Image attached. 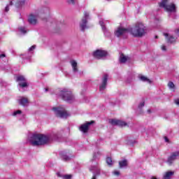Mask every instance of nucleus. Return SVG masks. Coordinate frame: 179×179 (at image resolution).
<instances>
[{"label":"nucleus","mask_w":179,"mask_h":179,"mask_svg":"<svg viewBox=\"0 0 179 179\" xmlns=\"http://www.w3.org/2000/svg\"><path fill=\"white\" fill-rule=\"evenodd\" d=\"M61 138V135L58 133H52L50 136H44L43 134H33L29 139L32 146H41L48 143L50 141H57Z\"/></svg>","instance_id":"obj_1"},{"label":"nucleus","mask_w":179,"mask_h":179,"mask_svg":"<svg viewBox=\"0 0 179 179\" xmlns=\"http://www.w3.org/2000/svg\"><path fill=\"white\" fill-rule=\"evenodd\" d=\"M130 34L134 37H143L146 34V27L142 22H138L135 27L129 29Z\"/></svg>","instance_id":"obj_2"},{"label":"nucleus","mask_w":179,"mask_h":179,"mask_svg":"<svg viewBox=\"0 0 179 179\" xmlns=\"http://www.w3.org/2000/svg\"><path fill=\"white\" fill-rule=\"evenodd\" d=\"M59 96L64 100V101H68V103H72L75 101V96L72 94V92L68 90H62L59 91Z\"/></svg>","instance_id":"obj_3"},{"label":"nucleus","mask_w":179,"mask_h":179,"mask_svg":"<svg viewBox=\"0 0 179 179\" xmlns=\"http://www.w3.org/2000/svg\"><path fill=\"white\" fill-rule=\"evenodd\" d=\"M159 6L166 9V12L176 13L177 10L176 4L174 3H169V0H162L159 3Z\"/></svg>","instance_id":"obj_4"},{"label":"nucleus","mask_w":179,"mask_h":179,"mask_svg":"<svg viewBox=\"0 0 179 179\" xmlns=\"http://www.w3.org/2000/svg\"><path fill=\"white\" fill-rule=\"evenodd\" d=\"M179 159V151H176L172 153L168 157L166 163L168 166H173L174 164V162L176 160H178Z\"/></svg>","instance_id":"obj_5"},{"label":"nucleus","mask_w":179,"mask_h":179,"mask_svg":"<svg viewBox=\"0 0 179 179\" xmlns=\"http://www.w3.org/2000/svg\"><path fill=\"white\" fill-rule=\"evenodd\" d=\"M52 110L55 115H57V117H59V118H66L68 115H69L64 108H53Z\"/></svg>","instance_id":"obj_6"},{"label":"nucleus","mask_w":179,"mask_h":179,"mask_svg":"<svg viewBox=\"0 0 179 179\" xmlns=\"http://www.w3.org/2000/svg\"><path fill=\"white\" fill-rule=\"evenodd\" d=\"M87 20H89V13L87 11L84 12V16L80 22V28L81 31H85L87 29Z\"/></svg>","instance_id":"obj_7"},{"label":"nucleus","mask_w":179,"mask_h":179,"mask_svg":"<svg viewBox=\"0 0 179 179\" xmlns=\"http://www.w3.org/2000/svg\"><path fill=\"white\" fill-rule=\"evenodd\" d=\"M108 55V52L103 50H96L93 52L94 58L96 59H104Z\"/></svg>","instance_id":"obj_8"},{"label":"nucleus","mask_w":179,"mask_h":179,"mask_svg":"<svg viewBox=\"0 0 179 179\" xmlns=\"http://www.w3.org/2000/svg\"><path fill=\"white\" fill-rule=\"evenodd\" d=\"M25 2L26 0H12L11 1H10V4L6 6L5 11L9 12V6H12L13 3L15 4V6L16 8H20V6H23V5H24Z\"/></svg>","instance_id":"obj_9"},{"label":"nucleus","mask_w":179,"mask_h":179,"mask_svg":"<svg viewBox=\"0 0 179 179\" xmlns=\"http://www.w3.org/2000/svg\"><path fill=\"white\" fill-rule=\"evenodd\" d=\"M109 122L111 124V125H117L121 128H123V127H128V123L121 120L111 119L109 120Z\"/></svg>","instance_id":"obj_10"},{"label":"nucleus","mask_w":179,"mask_h":179,"mask_svg":"<svg viewBox=\"0 0 179 179\" xmlns=\"http://www.w3.org/2000/svg\"><path fill=\"white\" fill-rule=\"evenodd\" d=\"M17 82H19L18 85L21 89H24V87H27V86H29L27 80L23 76H18L17 77Z\"/></svg>","instance_id":"obj_11"},{"label":"nucleus","mask_w":179,"mask_h":179,"mask_svg":"<svg viewBox=\"0 0 179 179\" xmlns=\"http://www.w3.org/2000/svg\"><path fill=\"white\" fill-rule=\"evenodd\" d=\"M129 33V29H125L122 27H119L115 31V36L116 37H121V36H124V34H127V33Z\"/></svg>","instance_id":"obj_12"},{"label":"nucleus","mask_w":179,"mask_h":179,"mask_svg":"<svg viewBox=\"0 0 179 179\" xmlns=\"http://www.w3.org/2000/svg\"><path fill=\"white\" fill-rule=\"evenodd\" d=\"M94 124V121L87 122L85 124H81L79 129L83 134H87L89 132V126Z\"/></svg>","instance_id":"obj_13"},{"label":"nucleus","mask_w":179,"mask_h":179,"mask_svg":"<svg viewBox=\"0 0 179 179\" xmlns=\"http://www.w3.org/2000/svg\"><path fill=\"white\" fill-rule=\"evenodd\" d=\"M90 171L93 173V177L92 179H96V176H100V168L97 165L92 166L90 168Z\"/></svg>","instance_id":"obj_14"},{"label":"nucleus","mask_w":179,"mask_h":179,"mask_svg":"<svg viewBox=\"0 0 179 179\" xmlns=\"http://www.w3.org/2000/svg\"><path fill=\"white\" fill-rule=\"evenodd\" d=\"M107 80H108V75L104 74L102 78V83L99 87L100 92H103L107 87Z\"/></svg>","instance_id":"obj_15"},{"label":"nucleus","mask_w":179,"mask_h":179,"mask_svg":"<svg viewBox=\"0 0 179 179\" xmlns=\"http://www.w3.org/2000/svg\"><path fill=\"white\" fill-rule=\"evenodd\" d=\"M164 36L166 37L167 43H170L171 44H173V43H176V41H177V38L176 37L169 34H164Z\"/></svg>","instance_id":"obj_16"},{"label":"nucleus","mask_w":179,"mask_h":179,"mask_svg":"<svg viewBox=\"0 0 179 179\" xmlns=\"http://www.w3.org/2000/svg\"><path fill=\"white\" fill-rule=\"evenodd\" d=\"M18 102L20 106H23L24 107L29 106V99L24 96L20 97L18 99Z\"/></svg>","instance_id":"obj_17"},{"label":"nucleus","mask_w":179,"mask_h":179,"mask_svg":"<svg viewBox=\"0 0 179 179\" xmlns=\"http://www.w3.org/2000/svg\"><path fill=\"white\" fill-rule=\"evenodd\" d=\"M28 22L30 24H36L37 23V15L31 14L28 18Z\"/></svg>","instance_id":"obj_18"},{"label":"nucleus","mask_w":179,"mask_h":179,"mask_svg":"<svg viewBox=\"0 0 179 179\" xmlns=\"http://www.w3.org/2000/svg\"><path fill=\"white\" fill-rule=\"evenodd\" d=\"M129 59V57L126 56L123 53H120V57H119V62L120 64H125L128 60Z\"/></svg>","instance_id":"obj_19"},{"label":"nucleus","mask_w":179,"mask_h":179,"mask_svg":"<svg viewBox=\"0 0 179 179\" xmlns=\"http://www.w3.org/2000/svg\"><path fill=\"white\" fill-rule=\"evenodd\" d=\"M173 176H174V171H169L164 173L162 179H171Z\"/></svg>","instance_id":"obj_20"},{"label":"nucleus","mask_w":179,"mask_h":179,"mask_svg":"<svg viewBox=\"0 0 179 179\" xmlns=\"http://www.w3.org/2000/svg\"><path fill=\"white\" fill-rule=\"evenodd\" d=\"M138 79L140 80H141V82H146L147 83H149L150 85L152 83V80H150V79L148 78V77L143 76V75H139Z\"/></svg>","instance_id":"obj_21"},{"label":"nucleus","mask_w":179,"mask_h":179,"mask_svg":"<svg viewBox=\"0 0 179 179\" xmlns=\"http://www.w3.org/2000/svg\"><path fill=\"white\" fill-rule=\"evenodd\" d=\"M71 66L73 69V72H78V62H76V61L75 60H71Z\"/></svg>","instance_id":"obj_22"},{"label":"nucleus","mask_w":179,"mask_h":179,"mask_svg":"<svg viewBox=\"0 0 179 179\" xmlns=\"http://www.w3.org/2000/svg\"><path fill=\"white\" fill-rule=\"evenodd\" d=\"M119 165L120 169H124V167H127L128 166V161H127V159L120 161Z\"/></svg>","instance_id":"obj_23"},{"label":"nucleus","mask_w":179,"mask_h":179,"mask_svg":"<svg viewBox=\"0 0 179 179\" xmlns=\"http://www.w3.org/2000/svg\"><path fill=\"white\" fill-rule=\"evenodd\" d=\"M57 177H61L63 179H71L72 178V175H61V173H57Z\"/></svg>","instance_id":"obj_24"},{"label":"nucleus","mask_w":179,"mask_h":179,"mask_svg":"<svg viewBox=\"0 0 179 179\" xmlns=\"http://www.w3.org/2000/svg\"><path fill=\"white\" fill-rule=\"evenodd\" d=\"M60 156L62 160H64V162H68L71 160V158L68 157V155H64L62 152H60Z\"/></svg>","instance_id":"obj_25"},{"label":"nucleus","mask_w":179,"mask_h":179,"mask_svg":"<svg viewBox=\"0 0 179 179\" xmlns=\"http://www.w3.org/2000/svg\"><path fill=\"white\" fill-rule=\"evenodd\" d=\"M18 30H19L20 33H21V34H26V33H27V29H26V27H19Z\"/></svg>","instance_id":"obj_26"},{"label":"nucleus","mask_w":179,"mask_h":179,"mask_svg":"<svg viewBox=\"0 0 179 179\" xmlns=\"http://www.w3.org/2000/svg\"><path fill=\"white\" fill-rule=\"evenodd\" d=\"M104 23H106V22H104V21H103V20L99 21V24H100V26H101L102 30L104 31V34L107 35V31H106V27H104Z\"/></svg>","instance_id":"obj_27"},{"label":"nucleus","mask_w":179,"mask_h":179,"mask_svg":"<svg viewBox=\"0 0 179 179\" xmlns=\"http://www.w3.org/2000/svg\"><path fill=\"white\" fill-rule=\"evenodd\" d=\"M106 163L108 166H113V159H111V157L106 158Z\"/></svg>","instance_id":"obj_28"},{"label":"nucleus","mask_w":179,"mask_h":179,"mask_svg":"<svg viewBox=\"0 0 179 179\" xmlns=\"http://www.w3.org/2000/svg\"><path fill=\"white\" fill-rule=\"evenodd\" d=\"M168 87H169V89H174L175 87L174 83L173 82H169L168 83Z\"/></svg>","instance_id":"obj_29"},{"label":"nucleus","mask_w":179,"mask_h":179,"mask_svg":"<svg viewBox=\"0 0 179 179\" xmlns=\"http://www.w3.org/2000/svg\"><path fill=\"white\" fill-rule=\"evenodd\" d=\"M36 50V45H32L31 48H29V52H31V51Z\"/></svg>","instance_id":"obj_30"},{"label":"nucleus","mask_w":179,"mask_h":179,"mask_svg":"<svg viewBox=\"0 0 179 179\" xmlns=\"http://www.w3.org/2000/svg\"><path fill=\"white\" fill-rule=\"evenodd\" d=\"M67 2L71 5H75V0H67Z\"/></svg>","instance_id":"obj_31"},{"label":"nucleus","mask_w":179,"mask_h":179,"mask_svg":"<svg viewBox=\"0 0 179 179\" xmlns=\"http://www.w3.org/2000/svg\"><path fill=\"white\" fill-rule=\"evenodd\" d=\"M142 107H145V102H141L138 105V108H142Z\"/></svg>","instance_id":"obj_32"},{"label":"nucleus","mask_w":179,"mask_h":179,"mask_svg":"<svg viewBox=\"0 0 179 179\" xmlns=\"http://www.w3.org/2000/svg\"><path fill=\"white\" fill-rule=\"evenodd\" d=\"M17 114H22V110H17L14 112L13 115H17Z\"/></svg>","instance_id":"obj_33"},{"label":"nucleus","mask_w":179,"mask_h":179,"mask_svg":"<svg viewBox=\"0 0 179 179\" xmlns=\"http://www.w3.org/2000/svg\"><path fill=\"white\" fill-rule=\"evenodd\" d=\"M114 176H120V171H113Z\"/></svg>","instance_id":"obj_34"},{"label":"nucleus","mask_w":179,"mask_h":179,"mask_svg":"<svg viewBox=\"0 0 179 179\" xmlns=\"http://www.w3.org/2000/svg\"><path fill=\"white\" fill-rule=\"evenodd\" d=\"M175 103L176 106H179V99H178L175 100Z\"/></svg>","instance_id":"obj_35"},{"label":"nucleus","mask_w":179,"mask_h":179,"mask_svg":"<svg viewBox=\"0 0 179 179\" xmlns=\"http://www.w3.org/2000/svg\"><path fill=\"white\" fill-rule=\"evenodd\" d=\"M162 51H166V46L165 45H162Z\"/></svg>","instance_id":"obj_36"},{"label":"nucleus","mask_w":179,"mask_h":179,"mask_svg":"<svg viewBox=\"0 0 179 179\" xmlns=\"http://www.w3.org/2000/svg\"><path fill=\"white\" fill-rule=\"evenodd\" d=\"M5 57H6L5 54L0 55V58H5Z\"/></svg>","instance_id":"obj_37"},{"label":"nucleus","mask_w":179,"mask_h":179,"mask_svg":"<svg viewBox=\"0 0 179 179\" xmlns=\"http://www.w3.org/2000/svg\"><path fill=\"white\" fill-rule=\"evenodd\" d=\"M165 142H169V138L166 136L164 137Z\"/></svg>","instance_id":"obj_38"},{"label":"nucleus","mask_w":179,"mask_h":179,"mask_svg":"<svg viewBox=\"0 0 179 179\" xmlns=\"http://www.w3.org/2000/svg\"><path fill=\"white\" fill-rule=\"evenodd\" d=\"M151 179H157V178H156L155 177H152L151 178Z\"/></svg>","instance_id":"obj_39"},{"label":"nucleus","mask_w":179,"mask_h":179,"mask_svg":"<svg viewBox=\"0 0 179 179\" xmlns=\"http://www.w3.org/2000/svg\"><path fill=\"white\" fill-rule=\"evenodd\" d=\"M45 90V92H48V89H47V88Z\"/></svg>","instance_id":"obj_40"},{"label":"nucleus","mask_w":179,"mask_h":179,"mask_svg":"<svg viewBox=\"0 0 179 179\" xmlns=\"http://www.w3.org/2000/svg\"><path fill=\"white\" fill-rule=\"evenodd\" d=\"M95 158H96V155H94V159H95Z\"/></svg>","instance_id":"obj_41"},{"label":"nucleus","mask_w":179,"mask_h":179,"mask_svg":"<svg viewBox=\"0 0 179 179\" xmlns=\"http://www.w3.org/2000/svg\"><path fill=\"white\" fill-rule=\"evenodd\" d=\"M148 113H150V110H148Z\"/></svg>","instance_id":"obj_42"},{"label":"nucleus","mask_w":179,"mask_h":179,"mask_svg":"<svg viewBox=\"0 0 179 179\" xmlns=\"http://www.w3.org/2000/svg\"><path fill=\"white\" fill-rule=\"evenodd\" d=\"M155 38H157V36H155Z\"/></svg>","instance_id":"obj_43"},{"label":"nucleus","mask_w":179,"mask_h":179,"mask_svg":"<svg viewBox=\"0 0 179 179\" xmlns=\"http://www.w3.org/2000/svg\"><path fill=\"white\" fill-rule=\"evenodd\" d=\"M107 1H110V0H107Z\"/></svg>","instance_id":"obj_44"}]
</instances>
